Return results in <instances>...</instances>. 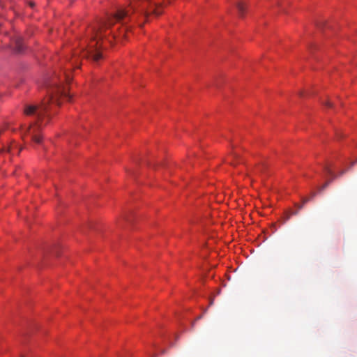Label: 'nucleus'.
<instances>
[{
    "instance_id": "nucleus-1",
    "label": "nucleus",
    "mask_w": 357,
    "mask_h": 357,
    "mask_svg": "<svg viewBox=\"0 0 357 357\" xmlns=\"http://www.w3.org/2000/svg\"><path fill=\"white\" fill-rule=\"evenodd\" d=\"M162 4L160 0H134L128 8H121L114 15L109 17L107 21L98 22L90 29L91 40L87 50L83 52V56L98 62L102 57L99 51L101 47L100 43L103 41L104 38L111 43V40L107 38V31L115 22L125 25L128 22L137 20L139 17L148 19L149 15H159L162 13Z\"/></svg>"
},
{
    "instance_id": "nucleus-2",
    "label": "nucleus",
    "mask_w": 357,
    "mask_h": 357,
    "mask_svg": "<svg viewBox=\"0 0 357 357\" xmlns=\"http://www.w3.org/2000/svg\"><path fill=\"white\" fill-rule=\"evenodd\" d=\"M70 79V75L66 71L63 73L62 77L55 73L51 77H46L44 84L47 89L48 96L43 100L40 105L35 104L24 105V116L34 118V121L30 124L29 132L32 135L35 142H41L40 132L42 128L49 122L53 107L59 106L61 99L70 100L71 97L68 93V89L64 85V82L68 83Z\"/></svg>"
},
{
    "instance_id": "nucleus-3",
    "label": "nucleus",
    "mask_w": 357,
    "mask_h": 357,
    "mask_svg": "<svg viewBox=\"0 0 357 357\" xmlns=\"http://www.w3.org/2000/svg\"><path fill=\"white\" fill-rule=\"evenodd\" d=\"M22 47V45L21 40L20 39L16 40V41L15 42V45H13V46L12 47L13 53L14 54L21 53Z\"/></svg>"
},
{
    "instance_id": "nucleus-4",
    "label": "nucleus",
    "mask_w": 357,
    "mask_h": 357,
    "mask_svg": "<svg viewBox=\"0 0 357 357\" xmlns=\"http://www.w3.org/2000/svg\"><path fill=\"white\" fill-rule=\"evenodd\" d=\"M236 6H237L239 16L243 17L244 15V13H245V10L244 4L242 2H239L237 3Z\"/></svg>"
},
{
    "instance_id": "nucleus-5",
    "label": "nucleus",
    "mask_w": 357,
    "mask_h": 357,
    "mask_svg": "<svg viewBox=\"0 0 357 357\" xmlns=\"http://www.w3.org/2000/svg\"><path fill=\"white\" fill-rule=\"evenodd\" d=\"M266 166L265 164L259 165L256 167V172L259 174H263L266 172Z\"/></svg>"
},
{
    "instance_id": "nucleus-6",
    "label": "nucleus",
    "mask_w": 357,
    "mask_h": 357,
    "mask_svg": "<svg viewBox=\"0 0 357 357\" xmlns=\"http://www.w3.org/2000/svg\"><path fill=\"white\" fill-rule=\"evenodd\" d=\"M128 26H126L123 28V29L122 31H120L118 38H125L126 32L128 31Z\"/></svg>"
},
{
    "instance_id": "nucleus-7",
    "label": "nucleus",
    "mask_w": 357,
    "mask_h": 357,
    "mask_svg": "<svg viewBox=\"0 0 357 357\" xmlns=\"http://www.w3.org/2000/svg\"><path fill=\"white\" fill-rule=\"evenodd\" d=\"M238 157H239L238 154H237L236 153H234L232 154L233 160L230 162V164H231V165H234H234H236V162H235L234 160L238 159Z\"/></svg>"
},
{
    "instance_id": "nucleus-8",
    "label": "nucleus",
    "mask_w": 357,
    "mask_h": 357,
    "mask_svg": "<svg viewBox=\"0 0 357 357\" xmlns=\"http://www.w3.org/2000/svg\"><path fill=\"white\" fill-rule=\"evenodd\" d=\"M331 181H326L321 187L319 188V191L324 190L325 188L328 187V185L330 184Z\"/></svg>"
},
{
    "instance_id": "nucleus-9",
    "label": "nucleus",
    "mask_w": 357,
    "mask_h": 357,
    "mask_svg": "<svg viewBox=\"0 0 357 357\" xmlns=\"http://www.w3.org/2000/svg\"><path fill=\"white\" fill-rule=\"evenodd\" d=\"M310 199L308 198H304L302 201V204L298 206V209H301L305 204H306Z\"/></svg>"
},
{
    "instance_id": "nucleus-10",
    "label": "nucleus",
    "mask_w": 357,
    "mask_h": 357,
    "mask_svg": "<svg viewBox=\"0 0 357 357\" xmlns=\"http://www.w3.org/2000/svg\"><path fill=\"white\" fill-rule=\"evenodd\" d=\"M325 171H326V172L327 174H328L329 175H333L332 170H331L329 167H325Z\"/></svg>"
},
{
    "instance_id": "nucleus-11",
    "label": "nucleus",
    "mask_w": 357,
    "mask_h": 357,
    "mask_svg": "<svg viewBox=\"0 0 357 357\" xmlns=\"http://www.w3.org/2000/svg\"><path fill=\"white\" fill-rule=\"evenodd\" d=\"M323 103H324L326 107H332V103H331V102L328 101V100H327V101H326V102H323Z\"/></svg>"
},
{
    "instance_id": "nucleus-12",
    "label": "nucleus",
    "mask_w": 357,
    "mask_h": 357,
    "mask_svg": "<svg viewBox=\"0 0 357 357\" xmlns=\"http://www.w3.org/2000/svg\"><path fill=\"white\" fill-rule=\"evenodd\" d=\"M29 6H30L31 8H33V7L34 6V5H35V3H34L33 2H32V1L29 2Z\"/></svg>"
},
{
    "instance_id": "nucleus-13",
    "label": "nucleus",
    "mask_w": 357,
    "mask_h": 357,
    "mask_svg": "<svg viewBox=\"0 0 357 357\" xmlns=\"http://www.w3.org/2000/svg\"><path fill=\"white\" fill-rule=\"evenodd\" d=\"M345 172H346V170H342V172H340V176L343 175L345 173Z\"/></svg>"
},
{
    "instance_id": "nucleus-14",
    "label": "nucleus",
    "mask_w": 357,
    "mask_h": 357,
    "mask_svg": "<svg viewBox=\"0 0 357 357\" xmlns=\"http://www.w3.org/2000/svg\"><path fill=\"white\" fill-rule=\"evenodd\" d=\"M316 195V193L315 192H312V195H311V198L310 199H312L313 197H314Z\"/></svg>"
},
{
    "instance_id": "nucleus-15",
    "label": "nucleus",
    "mask_w": 357,
    "mask_h": 357,
    "mask_svg": "<svg viewBox=\"0 0 357 357\" xmlns=\"http://www.w3.org/2000/svg\"><path fill=\"white\" fill-rule=\"evenodd\" d=\"M357 162V160L356 161H354L351 163V165H350V167H351L353 165H354V164Z\"/></svg>"
},
{
    "instance_id": "nucleus-16",
    "label": "nucleus",
    "mask_w": 357,
    "mask_h": 357,
    "mask_svg": "<svg viewBox=\"0 0 357 357\" xmlns=\"http://www.w3.org/2000/svg\"><path fill=\"white\" fill-rule=\"evenodd\" d=\"M201 318H202V316H199V317L197 318V319H201Z\"/></svg>"
},
{
    "instance_id": "nucleus-17",
    "label": "nucleus",
    "mask_w": 357,
    "mask_h": 357,
    "mask_svg": "<svg viewBox=\"0 0 357 357\" xmlns=\"http://www.w3.org/2000/svg\"><path fill=\"white\" fill-rule=\"evenodd\" d=\"M116 36L115 35L113 36V38H116Z\"/></svg>"
}]
</instances>
